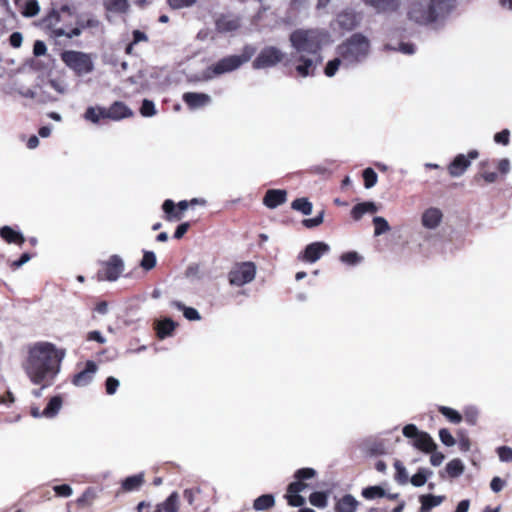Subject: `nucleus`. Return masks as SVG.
Returning a JSON list of instances; mask_svg holds the SVG:
<instances>
[{
	"mask_svg": "<svg viewBox=\"0 0 512 512\" xmlns=\"http://www.w3.org/2000/svg\"><path fill=\"white\" fill-rule=\"evenodd\" d=\"M464 463L462 460L455 458L446 464L445 472L450 478H458L464 473Z\"/></svg>",
	"mask_w": 512,
	"mask_h": 512,
	"instance_id": "nucleus-31",
	"label": "nucleus"
},
{
	"mask_svg": "<svg viewBox=\"0 0 512 512\" xmlns=\"http://www.w3.org/2000/svg\"><path fill=\"white\" fill-rule=\"evenodd\" d=\"M309 502L317 508H325L328 503V495L322 491L313 492L309 496Z\"/></svg>",
	"mask_w": 512,
	"mask_h": 512,
	"instance_id": "nucleus-37",
	"label": "nucleus"
},
{
	"mask_svg": "<svg viewBox=\"0 0 512 512\" xmlns=\"http://www.w3.org/2000/svg\"><path fill=\"white\" fill-rule=\"evenodd\" d=\"M439 412L454 424H459L463 419L462 415L457 410L447 406H440Z\"/></svg>",
	"mask_w": 512,
	"mask_h": 512,
	"instance_id": "nucleus-38",
	"label": "nucleus"
},
{
	"mask_svg": "<svg viewBox=\"0 0 512 512\" xmlns=\"http://www.w3.org/2000/svg\"><path fill=\"white\" fill-rule=\"evenodd\" d=\"M445 500L443 495L426 494L419 497L421 503L420 512H429L431 509L441 505Z\"/></svg>",
	"mask_w": 512,
	"mask_h": 512,
	"instance_id": "nucleus-22",
	"label": "nucleus"
},
{
	"mask_svg": "<svg viewBox=\"0 0 512 512\" xmlns=\"http://www.w3.org/2000/svg\"><path fill=\"white\" fill-rule=\"evenodd\" d=\"M307 488V484L300 481V480H296L294 482H291L288 487H287V493H295V494H300L301 492H303L305 489Z\"/></svg>",
	"mask_w": 512,
	"mask_h": 512,
	"instance_id": "nucleus-60",
	"label": "nucleus"
},
{
	"mask_svg": "<svg viewBox=\"0 0 512 512\" xmlns=\"http://www.w3.org/2000/svg\"><path fill=\"white\" fill-rule=\"evenodd\" d=\"M362 496L367 500H373L385 497L386 492L381 486H368L362 490Z\"/></svg>",
	"mask_w": 512,
	"mask_h": 512,
	"instance_id": "nucleus-36",
	"label": "nucleus"
},
{
	"mask_svg": "<svg viewBox=\"0 0 512 512\" xmlns=\"http://www.w3.org/2000/svg\"><path fill=\"white\" fill-rule=\"evenodd\" d=\"M479 152L475 149L470 150L467 155L458 154L448 165V173L453 178L461 177L471 166V162L477 159Z\"/></svg>",
	"mask_w": 512,
	"mask_h": 512,
	"instance_id": "nucleus-9",
	"label": "nucleus"
},
{
	"mask_svg": "<svg viewBox=\"0 0 512 512\" xmlns=\"http://www.w3.org/2000/svg\"><path fill=\"white\" fill-rule=\"evenodd\" d=\"M433 472L427 468H419L417 473L410 478V482L415 487L423 486Z\"/></svg>",
	"mask_w": 512,
	"mask_h": 512,
	"instance_id": "nucleus-35",
	"label": "nucleus"
},
{
	"mask_svg": "<svg viewBox=\"0 0 512 512\" xmlns=\"http://www.w3.org/2000/svg\"><path fill=\"white\" fill-rule=\"evenodd\" d=\"M144 483V474L139 473L136 475L129 476L122 481V489L125 491L138 490Z\"/></svg>",
	"mask_w": 512,
	"mask_h": 512,
	"instance_id": "nucleus-30",
	"label": "nucleus"
},
{
	"mask_svg": "<svg viewBox=\"0 0 512 512\" xmlns=\"http://www.w3.org/2000/svg\"><path fill=\"white\" fill-rule=\"evenodd\" d=\"M284 58V53L275 46L263 48L253 61L254 69H264L277 65Z\"/></svg>",
	"mask_w": 512,
	"mask_h": 512,
	"instance_id": "nucleus-8",
	"label": "nucleus"
},
{
	"mask_svg": "<svg viewBox=\"0 0 512 512\" xmlns=\"http://www.w3.org/2000/svg\"><path fill=\"white\" fill-rule=\"evenodd\" d=\"M179 509V495L177 492H172L165 501L159 503L154 512H178Z\"/></svg>",
	"mask_w": 512,
	"mask_h": 512,
	"instance_id": "nucleus-24",
	"label": "nucleus"
},
{
	"mask_svg": "<svg viewBox=\"0 0 512 512\" xmlns=\"http://www.w3.org/2000/svg\"><path fill=\"white\" fill-rule=\"evenodd\" d=\"M328 38V32L318 28H300L291 32V61L300 77L315 76L317 67L323 62L322 49Z\"/></svg>",
	"mask_w": 512,
	"mask_h": 512,
	"instance_id": "nucleus-1",
	"label": "nucleus"
},
{
	"mask_svg": "<svg viewBox=\"0 0 512 512\" xmlns=\"http://www.w3.org/2000/svg\"><path fill=\"white\" fill-rule=\"evenodd\" d=\"M39 10L40 8L36 0H27L25 3L23 15L26 17H34L38 14Z\"/></svg>",
	"mask_w": 512,
	"mask_h": 512,
	"instance_id": "nucleus-50",
	"label": "nucleus"
},
{
	"mask_svg": "<svg viewBox=\"0 0 512 512\" xmlns=\"http://www.w3.org/2000/svg\"><path fill=\"white\" fill-rule=\"evenodd\" d=\"M284 497L287 499L288 504L292 507H301L305 503V498L300 494L286 493Z\"/></svg>",
	"mask_w": 512,
	"mask_h": 512,
	"instance_id": "nucleus-54",
	"label": "nucleus"
},
{
	"mask_svg": "<svg viewBox=\"0 0 512 512\" xmlns=\"http://www.w3.org/2000/svg\"><path fill=\"white\" fill-rule=\"evenodd\" d=\"M106 108L101 106H89L84 112L83 118L93 124H98L101 119H107Z\"/></svg>",
	"mask_w": 512,
	"mask_h": 512,
	"instance_id": "nucleus-26",
	"label": "nucleus"
},
{
	"mask_svg": "<svg viewBox=\"0 0 512 512\" xmlns=\"http://www.w3.org/2000/svg\"><path fill=\"white\" fill-rule=\"evenodd\" d=\"M324 214H325L324 210H321L315 217L304 219L302 221L303 226L308 229H312V228L319 226L320 224L323 223Z\"/></svg>",
	"mask_w": 512,
	"mask_h": 512,
	"instance_id": "nucleus-48",
	"label": "nucleus"
},
{
	"mask_svg": "<svg viewBox=\"0 0 512 512\" xmlns=\"http://www.w3.org/2000/svg\"><path fill=\"white\" fill-rule=\"evenodd\" d=\"M53 491L57 496L64 498L70 497L73 493L71 486L68 484L56 485L53 487Z\"/></svg>",
	"mask_w": 512,
	"mask_h": 512,
	"instance_id": "nucleus-58",
	"label": "nucleus"
},
{
	"mask_svg": "<svg viewBox=\"0 0 512 512\" xmlns=\"http://www.w3.org/2000/svg\"><path fill=\"white\" fill-rule=\"evenodd\" d=\"M23 35L20 32H13L9 37V43L13 48L21 47Z\"/></svg>",
	"mask_w": 512,
	"mask_h": 512,
	"instance_id": "nucleus-64",
	"label": "nucleus"
},
{
	"mask_svg": "<svg viewBox=\"0 0 512 512\" xmlns=\"http://www.w3.org/2000/svg\"><path fill=\"white\" fill-rule=\"evenodd\" d=\"M394 467L396 470L395 481L401 485L406 484L408 482L409 478H408V473H407L405 466L402 464L401 461L396 460L394 462Z\"/></svg>",
	"mask_w": 512,
	"mask_h": 512,
	"instance_id": "nucleus-40",
	"label": "nucleus"
},
{
	"mask_svg": "<svg viewBox=\"0 0 512 512\" xmlns=\"http://www.w3.org/2000/svg\"><path fill=\"white\" fill-rule=\"evenodd\" d=\"M0 236L7 242V243H16V244H23L25 241V238L23 234L20 231H16L10 226H3L0 229Z\"/></svg>",
	"mask_w": 512,
	"mask_h": 512,
	"instance_id": "nucleus-28",
	"label": "nucleus"
},
{
	"mask_svg": "<svg viewBox=\"0 0 512 512\" xmlns=\"http://www.w3.org/2000/svg\"><path fill=\"white\" fill-rule=\"evenodd\" d=\"M429 2L441 24L456 7V0H430Z\"/></svg>",
	"mask_w": 512,
	"mask_h": 512,
	"instance_id": "nucleus-16",
	"label": "nucleus"
},
{
	"mask_svg": "<svg viewBox=\"0 0 512 512\" xmlns=\"http://www.w3.org/2000/svg\"><path fill=\"white\" fill-rule=\"evenodd\" d=\"M287 200V192L283 189H269L267 190L263 204L269 209H275Z\"/></svg>",
	"mask_w": 512,
	"mask_h": 512,
	"instance_id": "nucleus-18",
	"label": "nucleus"
},
{
	"mask_svg": "<svg viewBox=\"0 0 512 512\" xmlns=\"http://www.w3.org/2000/svg\"><path fill=\"white\" fill-rule=\"evenodd\" d=\"M364 186L366 189L374 187L378 180V175L374 169L368 167L363 170Z\"/></svg>",
	"mask_w": 512,
	"mask_h": 512,
	"instance_id": "nucleus-43",
	"label": "nucleus"
},
{
	"mask_svg": "<svg viewBox=\"0 0 512 512\" xmlns=\"http://www.w3.org/2000/svg\"><path fill=\"white\" fill-rule=\"evenodd\" d=\"M107 7L116 12H123L128 8L127 0H109Z\"/></svg>",
	"mask_w": 512,
	"mask_h": 512,
	"instance_id": "nucleus-57",
	"label": "nucleus"
},
{
	"mask_svg": "<svg viewBox=\"0 0 512 512\" xmlns=\"http://www.w3.org/2000/svg\"><path fill=\"white\" fill-rule=\"evenodd\" d=\"M291 208L301 212L303 215H310L313 211V205L308 198H297L291 203Z\"/></svg>",
	"mask_w": 512,
	"mask_h": 512,
	"instance_id": "nucleus-34",
	"label": "nucleus"
},
{
	"mask_svg": "<svg viewBox=\"0 0 512 512\" xmlns=\"http://www.w3.org/2000/svg\"><path fill=\"white\" fill-rule=\"evenodd\" d=\"M509 137L510 131L508 129H503L494 135V141L498 144L506 146L509 144Z\"/></svg>",
	"mask_w": 512,
	"mask_h": 512,
	"instance_id": "nucleus-61",
	"label": "nucleus"
},
{
	"mask_svg": "<svg viewBox=\"0 0 512 512\" xmlns=\"http://www.w3.org/2000/svg\"><path fill=\"white\" fill-rule=\"evenodd\" d=\"M408 18L416 24L423 26H436L441 24L434 13L430 2H412L408 10Z\"/></svg>",
	"mask_w": 512,
	"mask_h": 512,
	"instance_id": "nucleus-6",
	"label": "nucleus"
},
{
	"mask_svg": "<svg viewBox=\"0 0 512 512\" xmlns=\"http://www.w3.org/2000/svg\"><path fill=\"white\" fill-rule=\"evenodd\" d=\"M107 119L120 121L133 116V111L122 101H115L106 108Z\"/></svg>",
	"mask_w": 512,
	"mask_h": 512,
	"instance_id": "nucleus-14",
	"label": "nucleus"
},
{
	"mask_svg": "<svg viewBox=\"0 0 512 512\" xmlns=\"http://www.w3.org/2000/svg\"><path fill=\"white\" fill-rule=\"evenodd\" d=\"M413 446L424 453H431L437 448L433 438L427 432L423 431L413 441Z\"/></svg>",
	"mask_w": 512,
	"mask_h": 512,
	"instance_id": "nucleus-20",
	"label": "nucleus"
},
{
	"mask_svg": "<svg viewBox=\"0 0 512 512\" xmlns=\"http://www.w3.org/2000/svg\"><path fill=\"white\" fill-rule=\"evenodd\" d=\"M176 327L175 322L170 318H165L157 323V336L160 339H165L170 336Z\"/></svg>",
	"mask_w": 512,
	"mask_h": 512,
	"instance_id": "nucleus-32",
	"label": "nucleus"
},
{
	"mask_svg": "<svg viewBox=\"0 0 512 512\" xmlns=\"http://www.w3.org/2000/svg\"><path fill=\"white\" fill-rule=\"evenodd\" d=\"M182 99L191 110L203 108L211 103L210 95L199 92H186Z\"/></svg>",
	"mask_w": 512,
	"mask_h": 512,
	"instance_id": "nucleus-15",
	"label": "nucleus"
},
{
	"mask_svg": "<svg viewBox=\"0 0 512 512\" xmlns=\"http://www.w3.org/2000/svg\"><path fill=\"white\" fill-rule=\"evenodd\" d=\"M497 455L501 462L512 461V448L509 446H500L497 448Z\"/></svg>",
	"mask_w": 512,
	"mask_h": 512,
	"instance_id": "nucleus-55",
	"label": "nucleus"
},
{
	"mask_svg": "<svg viewBox=\"0 0 512 512\" xmlns=\"http://www.w3.org/2000/svg\"><path fill=\"white\" fill-rule=\"evenodd\" d=\"M124 271V262L118 255H112L98 272L99 280L116 281Z\"/></svg>",
	"mask_w": 512,
	"mask_h": 512,
	"instance_id": "nucleus-10",
	"label": "nucleus"
},
{
	"mask_svg": "<svg viewBox=\"0 0 512 512\" xmlns=\"http://www.w3.org/2000/svg\"><path fill=\"white\" fill-rule=\"evenodd\" d=\"M256 276V266L252 262L236 264L228 273L231 286L241 287L252 282Z\"/></svg>",
	"mask_w": 512,
	"mask_h": 512,
	"instance_id": "nucleus-7",
	"label": "nucleus"
},
{
	"mask_svg": "<svg viewBox=\"0 0 512 512\" xmlns=\"http://www.w3.org/2000/svg\"><path fill=\"white\" fill-rule=\"evenodd\" d=\"M241 19L234 14H221L215 20V27L219 33L234 32L240 27Z\"/></svg>",
	"mask_w": 512,
	"mask_h": 512,
	"instance_id": "nucleus-13",
	"label": "nucleus"
},
{
	"mask_svg": "<svg viewBox=\"0 0 512 512\" xmlns=\"http://www.w3.org/2000/svg\"><path fill=\"white\" fill-rule=\"evenodd\" d=\"M97 371V364L92 360H88L85 363V367L73 376L71 382L76 387H86L93 381Z\"/></svg>",
	"mask_w": 512,
	"mask_h": 512,
	"instance_id": "nucleus-11",
	"label": "nucleus"
},
{
	"mask_svg": "<svg viewBox=\"0 0 512 512\" xmlns=\"http://www.w3.org/2000/svg\"><path fill=\"white\" fill-rule=\"evenodd\" d=\"M329 249V245L324 242H313L305 247L304 251L299 255V259L309 263H315L323 254L327 253Z\"/></svg>",
	"mask_w": 512,
	"mask_h": 512,
	"instance_id": "nucleus-12",
	"label": "nucleus"
},
{
	"mask_svg": "<svg viewBox=\"0 0 512 512\" xmlns=\"http://www.w3.org/2000/svg\"><path fill=\"white\" fill-rule=\"evenodd\" d=\"M340 260L347 265L354 266L361 262L362 257L355 251H349L343 253Z\"/></svg>",
	"mask_w": 512,
	"mask_h": 512,
	"instance_id": "nucleus-46",
	"label": "nucleus"
},
{
	"mask_svg": "<svg viewBox=\"0 0 512 512\" xmlns=\"http://www.w3.org/2000/svg\"><path fill=\"white\" fill-rule=\"evenodd\" d=\"M171 306L182 311L184 317L189 321H199L201 319L200 313L193 307H187L182 302L173 300Z\"/></svg>",
	"mask_w": 512,
	"mask_h": 512,
	"instance_id": "nucleus-29",
	"label": "nucleus"
},
{
	"mask_svg": "<svg viewBox=\"0 0 512 512\" xmlns=\"http://www.w3.org/2000/svg\"><path fill=\"white\" fill-rule=\"evenodd\" d=\"M337 23L345 30H352L358 25L359 18L354 11L346 10L338 14Z\"/></svg>",
	"mask_w": 512,
	"mask_h": 512,
	"instance_id": "nucleus-21",
	"label": "nucleus"
},
{
	"mask_svg": "<svg viewBox=\"0 0 512 512\" xmlns=\"http://www.w3.org/2000/svg\"><path fill=\"white\" fill-rule=\"evenodd\" d=\"M62 62L77 76L90 74L94 70L92 55L82 51L65 50L60 55Z\"/></svg>",
	"mask_w": 512,
	"mask_h": 512,
	"instance_id": "nucleus-5",
	"label": "nucleus"
},
{
	"mask_svg": "<svg viewBox=\"0 0 512 512\" xmlns=\"http://www.w3.org/2000/svg\"><path fill=\"white\" fill-rule=\"evenodd\" d=\"M478 409L474 406H468L464 410V419L469 425H476L478 420Z\"/></svg>",
	"mask_w": 512,
	"mask_h": 512,
	"instance_id": "nucleus-47",
	"label": "nucleus"
},
{
	"mask_svg": "<svg viewBox=\"0 0 512 512\" xmlns=\"http://www.w3.org/2000/svg\"><path fill=\"white\" fill-rule=\"evenodd\" d=\"M65 357L66 349L51 342H37L29 348L24 369L32 383L51 385L60 373Z\"/></svg>",
	"mask_w": 512,
	"mask_h": 512,
	"instance_id": "nucleus-2",
	"label": "nucleus"
},
{
	"mask_svg": "<svg viewBox=\"0 0 512 512\" xmlns=\"http://www.w3.org/2000/svg\"><path fill=\"white\" fill-rule=\"evenodd\" d=\"M373 224L375 226V229H374L375 236H380V235L390 231V225L384 217L375 216L373 218Z\"/></svg>",
	"mask_w": 512,
	"mask_h": 512,
	"instance_id": "nucleus-39",
	"label": "nucleus"
},
{
	"mask_svg": "<svg viewBox=\"0 0 512 512\" xmlns=\"http://www.w3.org/2000/svg\"><path fill=\"white\" fill-rule=\"evenodd\" d=\"M274 504L275 497L272 494H263L254 500L253 508L256 511H265L272 508Z\"/></svg>",
	"mask_w": 512,
	"mask_h": 512,
	"instance_id": "nucleus-33",
	"label": "nucleus"
},
{
	"mask_svg": "<svg viewBox=\"0 0 512 512\" xmlns=\"http://www.w3.org/2000/svg\"><path fill=\"white\" fill-rule=\"evenodd\" d=\"M156 265V255L152 251H144L140 266L144 270H151Z\"/></svg>",
	"mask_w": 512,
	"mask_h": 512,
	"instance_id": "nucleus-44",
	"label": "nucleus"
},
{
	"mask_svg": "<svg viewBox=\"0 0 512 512\" xmlns=\"http://www.w3.org/2000/svg\"><path fill=\"white\" fill-rule=\"evenodd\" d=\"M443 214L440 209L431 207L422 215V225L428 229H435L439 226Z\"/></svg>",
	"mask_w": 512,
	"mask_h": 512,
	"instance_id": "nucleus-19",
	"label": "nucleus"
},
{
	"mask_svg": "<svg viewBox=\"0 0 512 512\" xmlns=\"http://www.w3.org/2000/svg\"><path fill=\"white\" fill-rule=\"evenodd\" d=\"M315 475H316V470L313 468L307 467V468L298 469L295 472L294 477L296 480H300L303 482L304 480L313 478Z\"/></svg>",
	"mask_w": 512,
	"mask_h": 512,
	"instance_id": "nucleus-49",
	"label": "nucleus"
},
{
	"mask_svg": "<svg viewBox=\"0 0 512 512\" xmlns=\"http://www.w3.org/2000/svg\"><path fill=\"white\" fill-rule=\"evenodd\" d=\"M120 382L117 378L113 376H109L105 381V389L108 395H113L116 393Z\"/></svg>",
	"mask_w": 512,
	"mask_h": 512,
	"instance_id": "nucleus-56",
	"label": "nucleus"
},
{
	"mask_svg": "<svg viewBox=\"0 0 512 512\" xmlns=\"http://www.w3.org/2000/svg\"><path fill=\"white\" fill-rule=\"evenodd\" d=\"M358 501L351 494L344 495L335 505V512H356Z\"/></svg>",
	"mask_w": 512,
	"mask_h": 512,
	"instance_id": "nucleus-25",
	"label": "nucleus"
},
{
	"mask_svg": "<svg viewBox=\"0 0 512 512\" xmlns=\"http://www.w3.org/2000/svg\"><path fill=\"white\" fill-rule=\"evenodd\" d=\"M370 52L369 39L361 33H354L337 47V54L343 59L344 68H354L364 62Z\"/></svg>",
	"mask_w": 512,
	"mask_h": 512,
	"instance_id": "nucleus-3",
	"label": "nucleus"
},
{
	"mask_svg": "<svg viewBox=\"0 0 512 512\" xmlns=\"http://www.w3.org/2000/svg\"><path fill=\"white\" fill-rule=\"evenodd\" d=\"M255 52L256 49L253 46L246 45L240 55H229L218 60L216 63L210 65L204 70V80H212L217 76L239 69L243 64L251 60Z\"/></svg>",
	"mask_w": 512,
	"mask_h": 512,
	"instance_id": "nucleus-4",
	"label": "nucleus"
},
{
	"mask_svg": "<svg viewBox=\"0 0 512 512\" xmlns=\"http://www.w3.org/2000/svg\"><path fill=\"white\" fill-rule=\"evenodd\" d=\"M439 439L447 447H452L456 443L455 438L446 428H442L439 430Z\"/></svg>",
	"mask_w": 512,
	"mask_h": 512,
	"instance_id": "nucleus-53",
	"label": "nucleus"
},
{
	"mask_svg": "<svg viewBox=\"0 0 512 512\" xmlns=\"http://www.w3.org/2000/svg\"><path fill=\"white\" fill-rule=\"evenodd\" d=\"M197 0H167V4L171 9L179 10L192 7Z\"/></svg>",
	"mask_w": 512,
	"mask_h": 512,
	"instance_id": "nucleus-52",
	"label": "nucleus"
},
{
	"mask_svg": "<svg viewBox=\"0 0 512 512\" xmlns=\"http://www.w3.org/2000/svg\"><path fill=\"white\" fill-rule=\"evenodd\" d=\"M140 114L143 117H152L156 114V107L152 100L144 99L140 107Z\"/></svg>",
	"mask_w": 512,
	"mask_h": 512,
	"instance_id": "nucleus-45",
	"label": "nucleus"
},
{
	"mask_svg": "<svg viewBox=\"0 0 512 512\" xmlns=\"http://www.w3.org/2000/svg\"><path fill=\"white\" fill-rule=\"evenodd\" d=\"M98 494H99V490L94 488V487H88L84 493L82 494V496L78 499V504H83V503H86L88 501H93L94 499H96L98 497Z\"/></svg>",
	"mask_w": 512,
	"mask_h": 512,
	"instance_id": "nucleus-51",
	"label": "nucleus"
},
{
	"mask_svg": "<svg viewBox=\"0 0 512 512\" xmlns=\"http://www.w3.org/2000/svg\"><path fill=\"white\" fill-rule=\"evenodd\" d=\"M185 276L187 278H192V279H200L201 278V275H200V267L198 264H190L186 271H185Z\"/></svg>",
	"mask_w": 512,
	"mask_h": 512,
	"instance_id": "nucleus-62",
	"label": "nucleus"
},
{
	"mask_svg": "<svg viewBox=\"0 0 512 512\" xmlns=\"http://www.w3.org/2000/svg\"><path fill=\"white\" fill-rule=\"evenodd\" d=\"M377 205L372 201H366L356 204L351 210V216L354 220H359L367 213H376Z\"/></svg>",
	"mask_w": 512,
	"mask_h": 512,
	"instance_id": "nucleus-23",
	"label": "nucleus"
},
{
	"mask_svg": "<svg viewBox=\"0 0 512 512\" xmlns=\"http://www.w3.org/2000/svg\"><path fill=\"white\" fill-rule=\"evenodd\" d=\"M366 6L371 7L376 13H392L399 9V0H362Z\"/></svg>",
	"mask_w": 512,
	"mask_h": 512,
	"instance_id": "nucleus-17",
	"label": "nucleus"
},
{
	"mask_svg": "<svg viewBox=\"0 0 512 512\" xmlns=\"http://www.w3.org/2000/svg\"><path fill=\"white\" fill-rule=\"evenodd\" d=\"M341 65L343 66V59L339 55L338 57L329 60L324 69L325 75L327 77H333Z\"/></svg>",
	"mask_w": 512,
	"mask_h": 512,
	"instance_id": "nucleus-41",
	"label": "nucleus"
},
{
	"mask_svg": "<svg viewBox=\"0 0 512 512\" xmlns=\"http://www.w3.org/2000/svg\"><path fill=\"white\" fill-rule=\"evenodd\" d=\"M162 209L166 215V219L168 221H173L175 219H180V215L175 212V203L171 199H166L163 202Z\"/></svg>",
	"mask_w": 512,
	"mask_h": 512,
	"instance_id": "nucleus-42",
	"label": "nucleus"
},
{
	"mask_svg": "<svg viewBox=\"0 0 512 512\" xmlns=\"http://www.w3.org/2000/svg\"><path fill=\"white\" fill-rule=\"evenodd\" d=\"M47 52V47L44 41L36 40L33 45V54L36 57L43 56Z\"/></svg>",
	"mask_w": 512,
	"mask_h": 512,
	"instance_id": "nucleus-63",
	"label": "nucleus"
},
{
	"mask_svg": "<svg viewBox=\"0 0 512 512\" xmlns=\"http://www.w3.org/2000/svg\"><path fill=\"white\" fill-rule=\"evenodd\" d=\"M403 435L407 438H411V439H416L417 436H419V434L422 432V431H419V429L417 428L416 425L414 424H407L403 427Z\"/></svg>",
	"mask_w": 512,
	"mask_h": 512,
	"instance_id": "nucleus-59",
	"label": "nucleus"
},
{
	"mask_svg": "<svg viewBox=\"0 0 512 512\" xmlns=\"http://www.w3.org/2000/svg\"><path fill=\"white\" fill-rule=\"evenodd\" d=\"M63 400L60 395L53 396L46 407L43 409L44 418L52 419L54 418L62 408Z\"/></svg>",
	"mask_w": 512,
	"mask_h": 512,
	"instance_id": "nucleus-27",
	"label": "nucleus"
}]
</instances>
